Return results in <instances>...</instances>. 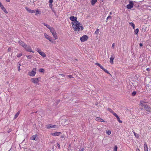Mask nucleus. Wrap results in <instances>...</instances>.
Returning a JSON list of instances; mask_svg holds the SVG:
<instances>
[{
	"label": "nucleus",
	"mask_w": 151,
	"mask_h": 151,
	"mask_svg": "<svg viewBox=\"0 0 151 151\" xmlns=\"http://www.w3.org/2000/svg\"><path fill=\"white\" fill-rule=\"evenodd\" d=\"M19 43L27 51L31 52L33 53L34 52L32 50L31 47L29 45H27L21 41H19Z\"/></svg>",
	"instance_id": "nucleus-1"
},
{
	"label": "nucleus",
	"mask_w": 151,
	"mask_h": 151,
	"mask_svg": "<svg viewBox=\"0 0 151 151\" xmlns=\"http://www.w3.org/2000/svg\"><path fill=\"white\" fill-rule=\"evenodd\" d=\"M139 106L142 107L141 108V109L142 110L143 109V107L144 109L147 111L149 112H151V108L149 107L145 102L144 101H141L139 104Z\"/></svg>",
	"instance_id": "nucleus-2"
},
{
	"label": "nucleus",
	"mask_w": 151,
	"mask_h": 151,
	"mask_svg": "<svg viewBox=\"0 0 151 151\" xmlns=\"http://www.w3.org/2000/svg\"><path fill=\"white\" fill-rule=\"evenodd\" d=\"M78 22L76 24H72V27L74 30L77 31H79L80 29L82 30L83 29V27L79 22Z\"/></svg>",
	"instance_id": "nucleus-3"
},
{
	"label": "nucleus",
	"mask_w": 151,
	"mask_h": 151,
	"mask_svg": "<svg viewBox=\"0 0 151 151\" xmlns=\"http://www.w3.org/2000/svg\"><path fill=\"white\" fill-rule=\"evenodd\" d=\"M36 68H34L31 72H29V75L30 76H34L36 73Z\"/></svg>",
	"instance_id": "nucleus-4"
},
{
	"label": "nucleus",
	"mask_w": 151,
	"mask_h": 151,
	"mask_svg": "<svg viewBox=\"0 0 151 151\" xmlns=\"http://www.w3.org/2000/svg\"><path fill=\"white\" fill-rule=\"evenodd\" d=\"M77 17H74L73 16L70 17V20L73 21L72 24H76V23H78V21H77Z\"/></svg>",
	"instance_id": "nucleus-5"
},
{
	"label": "nucleus",
	"mask_w": 151,
	"mask_h": 151,
	"mask_svg": "<svg viewBox=\"0 0 151 151\" xmlns=\"http://www.w3.org/2000/svg\"><path fill=\"white\" fill-rule=\"evenodd\" d=\"M44 36L45 37L47 40H48L49 41L52 43L53 42V41L52 40L53 39L50 36L47 35L46 33H44Z\"/></svg>",
	"instance_id": "nucleus-6"
},
{
	"label": "nucleus",
	"mask_w": 151,
	"mask_h": 151,
	"mask_svg": "<svg viewBox=\"0 0 151 151\" xmlns=\"http://www.w3.org/2000/svg\"><path fill=\"white\" fill-rule=\"evenodd\" d=\"M129 4L127 5V8L128 9H131L134 6V3L133 1H129Z\"/></svg>",
	"instance_id": "nucleus-7"
},
{
	"label": "nucleus",
	"mask_w": 151,
	"mask_h": 151,
	"mask_svg": "<svg viewBox=\"0 0 151 151\" xmlns=\"http://www.w3.org/2000/svg\"><path fill=\"white\" fill-rule=\"evenodd\" d=\"M41 78L39 77L36 78H32L31 79V81L34 83H37L40 80Z\"/></svg>",
	"instance_id": "nucleus-8"
},
{
	"label": "nucleus",
	"mask_w": 151,
	"mask_h": 151,
	"mask_svg": "<svg viewBox=\"0 0 151 151\" xmlns=\"http://www.w3.org/2000/svg\"><path fill=\"white\" fill-rule=\"evenodd\" d=\"M58 127L56 125H53L52 124H49L46 125V128L47 129H50L51 128H57Z\"/></svg>",
	"instance_id": "nucleus-9"
},
{
	"label": "nucleus",
	"mask_w": 151,
	"mask_h": 151,
	"mask_svg": "<svg viewBox=\"0 0 151 151\" xmlns=\"http://www.w3.org/2000/svg\"><path fill=\"white\" fill-rule=\"evenodd\" d=\"M88 39V37L86 35H84L80 37V40L81 42H84L87 41Z\"/></svg>",
	"instance_id": "nucleus-10"
},
{
	"label": "nucleus",
	"mask_w": 151,
	"mask_h": 151,
	"mask_svg": "<svg viewBox=\"0 0 151 151\" xmlns=\"http://www.w3.org/2000/svg\"><path fill=\"white\" fill-rule=\"evenodd\" d=\"M61 133L60 132H56L53 133H51V134L54 136H57L60 135Z\"/></svg>",
	"instance_id": "nucleus-11"
},
{
	"label": "nucleus",
	"mask_w": 151,
	"mask_h": 151,
	"mask_svg": "<svg viewBox=\"0 0 151 151\" xmlns=\"http://www.w3.org/2000/svg\"><path fill=\"white\" fill-rule=\"evenodd\" d=\"M25 9L28 12H29V13H34L35 12V11L34 10H31V9L27 8V7H26L25 8Z\"/></svg>",
	"instance_id": "nucleus-12"
},
{
	"label": "nucleus",
	"mask_w": 151,
	"mask_h": 151,
	"mask_svg": "<svg viewBox=\"0 0 151 151\" xmlns=\"http://www.w3.org/2000/svg\"><path fill=\"white\" fill-rule=\"evenodd\" d=\"M37 134H35L34 135H33L31 138V139L32 140H37Z\"/></svg>",
	"instance_id": "nucleus-13"
},
{
	"label": "nucleus",
	"mask_w": 151,
	"mask_h": 151,
	"mask_svg": "<svg viewBox=\"0 0 151 151\" xmlns=\"http://www.w3.org/2000/svg\"><path fill=\"white\" fill-rule=\"evenodd\" d=\"M1 9H2V10L5 13H7L8 12L6 10V9L4 7L3 5L2 4L0 6Z\"/></svg>",
	"instance_id": "nucleus-14"
},
{
	"label": "nucleus",
	"mask_w": 151,
	"mask_h": 151,
	"mask_svg": "<svg viewBox=\"0 0 151 151\" xmlns=\"http://www.w3.org/2000/svg\"><path fill=\"white\" fill-rule=\"evenodd\" d=\"M115 58L114 56V55H111V58H110V63L111 64H113V60Z\"/></svg>",
	"instance_id": "nucleus-15"
},
{
	"label": "nucleus",
	"mask_w": 151,
	"mask_h": 151,
	"mask_svg": "<svg viewBox=\"0 0 151 151\" xmlns=\"http://www.w3.org/2000/svg\"><path fill=\"white\" fill-rule=\"evenodd\" d=\"M52 34L55 40H57L58 39V37L56 31L55 32L52 33Z\"/></svg>",
	"instance_id": "nucleus-16"
},
{
	"label": "nucleus",
	"mask_w": 151,
	"mask_h": 151,
	"mask_svg": "<svg viewBox=\"0 0 151 151\" xmlns=\"http://www.w3.org/2000/svg\"><path fill=\"white\" fill-rule=\"evenodd\" d=\"M148 148L146 143L144 144V151H148Z\"/></svg>",
	"instance_id": "nucleus-17"
},
{
	"label": "nucleus",
	"mask_w": 151,
	"mask_h": 151,
	"mask_svg": "<svg viewBox=\"0 0 151 151\" xmlns=\"http://www.w3.org/2000/svg\"><path fill=\"white\" fill-rule=\"evenodd\" d=\"M95 120H96L97 121H100L101 122H104V121L102 119L99 117H96L95 119Z\"/></svg>",
	"instance_id": "nucleus-18"
},
{
	"label": "nucleus",
	"mask_w": 151,
	"mask_h": 151,
	"mask_svg": "<svg viewBox=\"0 0 151 151\" xmlns=\"http://www.w3.org/2000/svg\"><path fill=\"white\" fill-rule=\"evenodd\" d=\"M39 54L43 57H45L46 56V54L42 51L40 52H39Z\"/></svg>",
	"instance_id": "nucleus-19"
},
{
	"label": "nucleus",
	"mask_w": 151,
	"mask_h": 151,
	"mask_svg": "<svg viewBox=\"0 0 151 151\" xmlns=\"http://www.w3.org/2000/svg\"><path fill=\"white\" fill-rule=\"evenodd\" d=\"M42 24L44 25V26H45L46 27L48 28V29H50L52 27H51L49 25L47 24H46L45 23H42Z\"/></svg>",
	"instance_id": "nucleus-20"
},
{
	"label": "nucleus",
	"mask_w": 151,
	"mask_h": 151,
	"mask_svg": "<svg viewBox=\"0 0 151 151\" xmlns=\"http://www.w3.org/2000/svg\"><path fill=\"white\" fill-rule=\"evenodd\" d=\"M50 32L52 33L55 32V31L54 29V28L52 27L50 29H49Z\"/></svg>",
	"instance_id": "nucleus-21"
},
{
	"label": "nucleus",
	"mask_w": 151,
	"mask_h": 151,
	"mask_svg": "<svg viewBox=\"0 0 151 151\" xmlns=\"http://www.w3.org/2000/svg\"><path fill=\"white\" fill-rule=\"evenodd\" d=\"M20 112L19 111L17 112V113L15 115L14 117V119H15L18 117V116L19 115V114H20Z\"/></svg>",
	"instance_id": "nucleus-22"
},
{
	"label": "nucleus",
	"mask_w": 151,
	"mask_h": 151,
	"mask_svg": "<svg viewBox=\"0 0 151 151\" xmlns=\"http://www.w3.org/2000/svg\"><path fill=\"white\" fill-rule=\"evenodd\" d=\"M129 24L130 26L132 27L133 29H134L135 28V25L133 23L130 22L129 23Z\"/></svg>",
	"instance_id": "nucleus-23"
},
{
	"label": "nucleus",
	"mask_w": 151,
	"mask_h": 151,
	"mask_svg": "<svg viewBox=\"0 0 151 151\" xmlns=\"http://www.w3.org/2000/svg\"><path fill=\"white\" fill-rule=\"evenodd\" d=\"M97 2V0H92L91 1V4L93 5Z\"/></svg>",
	"instance_id": "nucleus-24"
},
{
	"label": "nucleus",
	"mask_w": 151,
	"mask_h": 151,
	"mask_svg": "<svg viewBox=\"0 0 151 151\" xmlns=\"http://www.w3.org/2000/svg\"><path fill=\"white\" fill-rule=\"evenodd\" d=\"M139 31V30L138 28L136 29L134 31V34L136 35H138Z\"/></svg>",
	"instance_id": "nucleus-25"
},
{
	"label": "nucleus",
	"mask_w": 151,
	"mask_h": 151,
	"mask_svg": "<svg viewBox=\"0 0 151 151\" xmlns=\"http://www.w3.org/2000/svg\"><path fill=\"white\" fill-rule=\"evenodd\" d=\"M41 14V12L40 11H39L38 9H37L36 11V14H35V15H37V14Z\"/></svg>",
	"instance_id": "nucleus-26"
},
{
	"label": "nucleus",
	"mask_w": 151,
	"mask_h": 151,
	"mask_svg": "<svg viewBox=\"0 0 151 151\" xmlns=\"http://www.w3.org/2000/svg\"><path fill=\"white\" fill-rule=\"evenodd\" d=\"M20 66H21V65L19 63H18L17 64V67L18 68V70L19 72L20 71V70H21V69L20 68Z\"/></svg>",
	"instance_id": "nucleus-27"
},
{
	"label": "nucleus",
	"mask_w": 151,
	"mask_h": 151,
	"mask_svg": "<svg viewBox=\"0 0 151 151\" xmlns=\"http://www.w3.org/2000/svg\"><path fill=\"white\" fill-rule=\"evenodd\" d=\"M22 55V53H21L19 54H17V56L18 58H19L21 57Z\"/></svg>",
	"instance_id": "nucleus-28"
},
{
	"label": "nucleus",
	"mask_w": 151,
	"mask_h": 151,
	"mask_svg": "<svg viewBox=\"0 0 151 151\" xmlns=\"http://www.w3.org/2000/svg\"><path fill=\"white\" fill-rule=\"evenodd\" d=\"M107 110H108L112 114L114 112L112 110V109H110V108H108V109H107Z\"/></svg>",
	"instance_id": "nucleus-29"
},
{
	"label": "nucleus",
	"mask_w": 151,
	"mask_h": 151,
	"mask_svg": "<svg viewBox=\"0 0 151 151\" xmlns=\"http://www.w3.org/2000/svg\"><path fill=\"white\" fill-rule=\"evenodd\" d=\"M133 133L135 137L137 138H138L139 137V134H136L135 132H134Z\"/></svg>",
	"instance_id": "nucleus-30"
},
{
	"label": "nucleus",
	"mask_w": 151,
	"mask_h": 151,
	"mask_svg": "<svg viewBox=\"0 0 151 151\" xmlns=\"http://www.w3.org/2000/svg\"><path fill=\"white\" fill-rule=\"evenodd\" d=\"M28 59H31L32 58V56L30 55H29L26 56Z\"/></svg>",
	"instance_id": "nucleus-31"
},
{
	"label": "nucleus",
	"mask_w": 151,
	"mask_h": 151,
	"mask_svg": "<svg viewBox=\"0 0 151 151\" xmlns=\"http://www.w3.org/2000/svg\"><path fill=\"white\" fill-rule=\"evenodd\" d=\"M136 93H137V92L136 91H133L132 92V96H134L136 94Z\"/></svg>",
	"instance_id": "nucleus-32"
},
{
	"label": "nucleus",
	"mask_w": 151,
	"mask_h": 151,
	"mask_svg": "<svg viewBox=\"0 0 151 151\" xmlns=\"http://www.w3.org/2000/svg\"><path fill=\"white\" fill-rule=\"evenodd\" d=\"M44 70L43 68H40L39 69V72L41 73L44 72Z\"/></svg>",
	"instance_id": "nucleus-33"
},
{
	"label": "nucleus",
	"mask_w": 151,
	"mask_h": 151,
	"mask_svg": "<svg viewBox=\"0 0 151 151\" xmlns=\"http://www.w3.org/2000/svg\"><path fill=\"white\" fill-rule=\"evenodd\" d=\"M106 133L108 135H109L111 134V131H107Z\"/></svg>",
	"instance_id": "nucleus-34"
},
{
	"label": "nucleus",
	"mask_w": 151,
	"mask_h": 151,
	"mask_svg": "<svg viewBox=\"0 0 151 151\" xmlns=\"http://www.w3.org/2000/svg\"><path fill=\"white\" fill-rule=\"evenodd\" d=\"M117 147L116 146H115L113 151H117Z\"/></svg>",
	"instance_id": "nucleus-35"
},
{
	"label": "nucleus",
	"mask_w": 151,
	"mask_h": 151,
	"mask_svg": "<svg viewBox=\"0 0 151 151\" xmlns=\"http://www.w3.org/2000/svg\"><path fill=\"white\" fill-rule=\"evenodd\" d=\"M99 33V29H96V31L95 32V33L96 34H98Z\"/></svg>",
	"instance_id": "nucleus-36"
},
{
	"label": "nucleus",
	"mask_w": 151,
	"mask_h": 151,
	"mask_svg": "<svg viewBox=\"0 0 151 151\" xmlns=\"http://www.w3.org/2000/svg\"><path fill=\"white\" fill-rule=\"evenodd\" d=\"M36 50L37 52H38L39 53V52H40L42 51L39 48H37Z\"/></svg>",
	"instance_id": "nucleus-37"
},
{
	"label": "nucleus",
	"mask_w": 151,
	"mask_h": 151,
	"mask_svg": "<svg viewBox=\"0 0 151 151\" xmlns=\"http://www.w3.org/2000/svg\"><path fill=\"white\" fill-rule=\"evenodd\" d=\"M53 0H49V3H50L49 5H50L53 2Z\"/></svg>",
	"instance_id": "nucleus-38"
},
{
	"label": "nucleus",
	"mask_w": 151,
	"mask_h": 151,
	"mask_svg": "<svg viewBox=\"0 0 151 151\" xmlns=\"http://www.w3.org/2000/svg\"><path fill=\"white\" fill-rule=\"evenodd\" d=\"M117 120L120 123H122V121L120 120V118L119 117L117 119Z\"/></svg>",
	"instance_id": "nucleus-39"
},
{
	"label": "nucleus",
	"mask_w": 151,
	"mask_h": 151,
	"mask_svg": "<svg viewBox=\"0 0 151 151\" xmlns=\"http://www.w3.org/2000/svg\"><path fill=\"white\" fill-rule=\"evenodd\" d=\"M111 17L110 16H109L107 18L106 20H107L108 19H111Z\"/></svg>",
	"instance_id": "nucleus-40"
},
{
	"label": "nucleus",
	"mask_w": 151,
	"mask_h": 151,
	"mask_svg": "<svg viewBox=\"0 0 151 151\" xmlns=\"http://www.w3.org/2000/svg\"><path fill=\"white\" fill-rule=\"evenodd\" d=\"M84 150V147H82L80 148V151H83Z\"/></svg>",
	"instance_id": "nucleus-41"
},
{
	"label": "nucleus",
	"mask_w": 151,
	"mask_h": 151,
	"mask_svg": "<svg viewBox=\"0 0 151 151\" xmlns=\"http://www.w3.org/2000/svg\"><path fill=\"white\" fill-rule=\"evenodd\" d=\"M95 64L96 65H97L99 67V66H100V65H101V64H100L99 63H95Z\"/></svg>",
	"instance_id": "nucleus-42"
},
{
	"label": "nucleus",
	"mask_w": 151,
	"mask_h": 151,
	"mask_svg": "<svg viewBox=\"0 0 151 151\" xmlns=\"http://www.w3.org/2000/svg\"><path fill=\"white\" fill-rule=\"evenodd\" d=\"M104 71L105 73H108V74H109V71H108L107 70H106V69H105V70Z\"/></svg>",
	"instance_id": "nucleus-43"
},
{
	"label": "nucleus",
	"mask_w": 151,
	"mask_h": 151,
	"mask_svg": "<svg viewBox=\"0 0 151 151\" xmlns=\"http://www.w3.org/2000/svg\"><path fill=\"white\" fill-rule=\"evenodd\" d=\"M115 46V44L113 43L112 45V48L113 49L114 48Z\"/></svg>",
	"instance_id": "nucleus-44"
},
{
	"label": "nucleus",
	"mask_w": 151,
	"mask_h": 151,
	"mask_svg": "<svg viewBox=\"0 0 151 151\" xmlns=\"http://www.w3.org/2000/svg\"><path fill=\"white\" fill-rule=\"evenodd\" d=\"M57 146L60 149V145L58 143H57Z\"/></svg>",
	"instance_id": "nucleus-45"
},
{
	"label": "nucleus",
	"mask_w": 151,
	"mask_h": 151,
	"mask_svg": "<svg viewBox=\"0 0 151 151\" xmlns=\"http://www.w3.org/2000/svg\"><path fill=\"white\" fill-rule=\"evenodd\" d=\"M68 76L70 78H73V77L71 75H68Z\"/></svg>",
	"instance_id": "nucleus-46"
},
{
	"label": "nucleus",
	"mask_w": 151,
	"mask_h": 151,
	"mask_svg": "<svg viewBox=\"0 0 151 151\" xmlns=\"http://www.w3.org/2000/svg\"><path fill=\"white\" fill-rule=\"evenodd\" d=\"M115 116H116V115H117V114H116L115 113H114V112L112 114Z\"/></svg>",
	"instance_id": "nucleus-47"
},
{
	"label": "nucleus",
	"mask_w": 151,
	"mask_h": 151,
	"mask_svg": "<svg viewBox=\"0 0 151 151\" xmlns=\"http://www.w3.org/2000/svg\"><path fill=\"white\" fill-rule=\"evenodd\" d=\"M142 44L140 43H139V46H140V47H142Z\"/></svg>",
	"instance_id": "nucleus-48"
},
{
	"label": "nucleus",
	"mask_w": 151,
	"mask_h": 151,
	"mask_svg": "<svg viewBox=\"0 0 151 151\" xmlns=\"http://www.w3.org/2000/svg\"><path fill=\"white\" fill-rule=\"evenodd\" d=\"M99 67L101 69H103V67L101 65H100V66H99Z\"/></svg>",
	"instance_id": "nucleus-49"
},
{
	"label": "nucleus",
	"mask_w": 151,
	"mask_h": 151,
	"mask_svg": "<svg viewBox=\"0 0 151 151\" xmlns=\"http://www.w3.org/2000/svg\"><path fill=\"white\" fill-rule=\"evenodd\" d=\"M115 117H116V118H117V119L119 118V116H118V115L117 114L116 115V116H115Z\"/></svg>",
	"instance_id": "nucleus-50"
},
{
	"label": "nucleus",
	"mask_w": 151,
	"mask_h": 151,
	"mask_svg": "<svg viewBox=\"0 0 151 151\" xmlns=\"http://www.w3.org/2000/svg\"><path fill=\"white\" fill-rule=\"evenodd\" d=\"M146 70H147V71H149V70H150V69H149V68H147L146 69Z\"/></svg>",
	"instance_id": "nucleus-51"
},
{
	"label": "nucleus",
	"mask_w": 151,
	"mask_h": 151,
	"mask_svg": "<svg viewBox=\"0 0 151 151\" xmlns=\"http://www.w3.org/2000/svg\"><path fill=\"white\" fill-rule=\"evenodd\" d=\"M136 151H140L138 148H137L136 149Z\"/></svg>",
	"instance_id": "nucleus-52"
},
{
	"label": "nucleus",
	"mask_w": 151,
	"mask_h": 151,
	"mask_svg": "<svg viewBox=\"0 0 151 151\" xmlns=\"http://www.w3.org/2000/svg\"><path fill=\"white\" fill-rule=\"evenodd\" d=\"M102 69L104 71L105 70V69L103 67V69Z\"/></svg>",
	"instance_id": "nucleus-53"
},
{
	"label": "nucleus",
	"mask_w": 151,
	"mask_h": 151,
	"mask_svg": "<svg viewBox=\"0 0 151 151\" xmlns=\"http://www.w3.org/2000/svg\"><path fill=\"white\" fill-rule=\"evenodd\" d=\"M52 11L54 12V14H56V12L54 10H52Z\"/></svg>",
	"instance_id": "nucleus-54"
},
{
	"label": "nucleus",
	"mask_w": 151,
	"mask_h": 151,
	"mask_svg": "<svg viewBox=\"0 0 151 151\" xmlns=\"http://www.w3.org/2000/svg\"><path fill=\"white\" fill-rule=\"evenodd\" d=\"M2 4L1 3V2L0 1V6H1V5Z\"/></svg>",
	"instance_id": "nucleus-55"
},
{
	"label": "nucleus",
	"mask_w": 151,
	"mask_h": 151,
	"mask_svg": "<svg viewBox=\"0 0 151 151\" xmlns=\"http://www.w3.org/2000/svg\"><path fill=\"white\" fill-rule=\"evenodd\" d=\"M110 15H111V14H112V13H111V12H110Z\"/></svg>",
	"instance_id": "nucleus-56"
},
{
	"label": "nucleus",
	"mask_w": 151,
	"mask_h": 151,
	"mask_svg": "<svg viewBox=\"0 0 151 151\" xmlns=\"http://www.w3.org/2000/svg\"><path fill=\"white\" fill-rule=\"evenodd\" d=\"M8 50H9V48H8Z\"/></svg>",
	"instance_id": "nucleus-57"
},
{
	"label": "nucleus",
	"mask_w": 151,
	"mask_h": 151,
	"mask_svg": "<svg viewBox=\"0 0 151 151\" xmlns=\"http://www.w3.org/2000/svg\"><path fill=\"white\" fill-rule=\"evenodd\" d=\"M51 5H52V4H51V5H50V6H51Z\"/></svg>",
	"instance_id": "nucleus-58"
}]
</instances>
